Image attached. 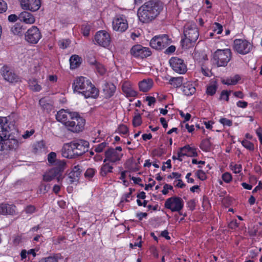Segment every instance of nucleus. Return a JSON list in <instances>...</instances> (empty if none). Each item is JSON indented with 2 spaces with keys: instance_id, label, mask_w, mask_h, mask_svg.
I'll list each match as a JSON object with an SVG mask.
<instances>
[{
  "instance_id": "nucleus-1",
  "label": "nucleus",
  "mask_w": 262,
  "mask_h": 262,
  "mask_svg": "<svg viewBox=\"0 0 262 262\" xmlns=\"http://www.w3.org/2000/svg\"><path fill=\"white\" fill-rule=\"evenodd\" d=\"M163 9L162 3L155 0L146 2L138 11L139 19L143 23H148L155 19Z\"/></svg>"
},
{
  "instance_id": "nucleus-2",
  "label": "nucleus",
  "mask_w": 262,
  "mask_h": 262,
  "mask_svg": "<svg viewBox=\"0 0 262 262\" xmlns=\"http://www.w3.org/2000/svg\"><path fill=\"white\" fill-rule=\"evenodd\" d=\"M74 92L81 93L85 98H96L98 96V90L91 81L84 77L77 78L73 83Z\"/></svg>"
},
{
  "instance_id": "nucleus-3",
  "label": "nucleus",
  "mask_w": 262,
  "mask_h": 262,
  "mask_svg": "<svg viewBox=\"0 0 262 262\" xmlns=\"http://www.w3.org/2000/svg\"><path fill=\"white\" fill-rule=\"evenodd\" d=\"M184 35L185 38L181 40L182 46L187 48L190 47L191 43L195 42L199 37V30L196 25L194 23L187 24L184 26Z\"/></svg>"
},
{
  "instance_id": "nucleus-4",
  "label": "nucleus",
  "mask_w": 262,
  "mask_h": 262,
  "mask_svg": "<svg viewBox=\"0 0 262 262\" xmlns=\"http://www.w3.org/2000/svg\"><path fill=\"white\" fill-rule=\"evenodd\" d=\"M231 55L232 52L229 49L224 50L218 49L213 54V62L217 67H225L227 66L228 62L230 60Z\"/></svg>"
},
{
  "instance_id": "nucleus-5",
  "label": "nucleus",
  "mask_w": 262,
  "mask_h": 262,
  "mask_svg": "<svg viewBox=\"0 0 262 262\" xmlns=\"http://www.w3.org/2000/svg\"><path fill=\"white\" fill-rule=\"evenodd\" d=\"M85 125V120L77 113V115L72 116L68 122L66 123V127L73 133L82 131Z\"/></svg>"
},
{
  "instance_id": "nucleus-6",
  "label": "nucleus",
  "mask_w": 262,
  "mask_h": 262,
  "mask_svg": "<svg viewBox=\"0 0 262 262\" xmlns=\"http://www.w3.org/2000/svg\"><path fill=\"white\" fill-rule=\"evenodd\" d=\"M171 43L167 35L163 34L154 36L150 41V47L155 49L161 50Z\"/></svg>"
},
{
  "instance_id": "nucleus-7",
  "label": "nucleus",
  "mask_w": 262,
  "mask_h": 262,
  "mask_svg": "<svg viewBox=\"0 0 262 262\" xmlns=\"http://www.w3.org/2000/svg\"><path fill=\"white\" fill-rule=\"evenodd\" d=\"M164 206L172 212H180L183 208L184 202L181 198L174 196L167 199Z\"/></svg>"
},
{
  "instance_id": "nucleus-8",
  "label": "nucleus",
  "mask_w": 262,
  "mask_h": 262,
  "mask_svg": "<svg viewBox=\"0 0 262 262\" xmlns=\"http://www.w3.org/2000/svg\"><path fill=\"white\" fill-rule=\"evenodd\" d=\"M253 46L245 39H236L234 40L233 49L238 53L245 55L252 49Z\"/></svg>"
},
{
  "instance_id": "nucleus-9",
  "label": "nucleus",
  "mask_w": 262,
  "mask_h": 262,
  "mask_svg": "<svg viewBox=\"0 0 262 262\" xmlns=\"http://www.w3.org/2000/svg\"><path fill=\"white\" fill-rule=\"evenodd\" d=\"M41 38V34L39 29L36 26H32L25 33V39L31 44H36Z\"/></svg>"
},
{
  "instance_id": "nucleus-10",
  "label": "nucleus",
  "mask_w": 262,
  "mask_h": 262,
  "mask_svg": "<svg viewBox=\"0 0 262 262\" xmlns=\"http://www.w3.org/2000/svg\"><path fill=\"white\" fill-rule=\"evenodd\" d=\"M113 28L120 32H124L128 28V23L124 15L118 14L115 16L113 20Z\"/></svg>"
},
{
  "instance_id": "nucleus-11",
  "label": "nucleus",
  "mask_w": 262,
  "mask_h": 262,
  "mask_svg": "<svg viewBox=\"0 0 262 262\" xmlns=\"http://www.w3.org/2000/svg\"><path fill=\"white\" fill-rule=\"evenodd\" d=\"M72 142L76 158L82 155L88 150L89 143L88 141L78 139Z\"/></svg>"
},
{
  "instance_id": "nucleus-12",
  "label": "nucleus",
  "mask_w": 262,
  "mask_h": 262,
  "mask_svg": "<svg viewBox=\"0 0 262 262\" xmlns=\"http://www.w3.org/2000/svg\"><path fill=\"white\" fill-rule=\"evenodd\" d=\"M130 52L135 57L141 58H146L151 54V52L148 48L143 47L140 45L134 46Z\"/></svg>"
},
{
  "instance_id": "nucleus-13",
  "label": "nucleus",
  "mask_w": 262,
  "mask_h": 262,
  "mask_svg": "<svg viewBox=\"0 0 262 262\" xmlns=\"http://www.w3.org/2000/svg\"><path fill=\"white\" fill-rule=\"evenodd\" d=\"M19 145V142L16 139L10 138L9 134L6 138L0 140V151L16 149Z\"/></svg>"
},
{
  "instance_id": "nucleus-14",
  "label": "nucleus",
  "mask_w": 262,
  "mask_h": 262,
  "mask_svg": "<svg viewBox=\"0 0 262 262\" xmlns=\"http://www.w3.org/2000/svg\"><path fill=\"white\" fill-rule=\"evenodd\" d=\"M169 62L173 70L178 73L184 74L187 70L184 60L177 57H172Z\"/></svg>"
},
{
  "instance_id": "nucleus-15",
  "label": "nucleus",
  "mask_w": 262,
  "mask_h": 262,
  "mask_svg": "<svg viewBox=\"0 0 262 262\" xmlns=\"http://www.w3.org/2000/svg\"><path fill=\"white\" fill-rule=\"evenodd\" d=\"M95 40L97 44L103 47H108L111 42L109 33L104 30L99 31L96 33Z\"/></svg>"
},
{
  "instance_id": "nucleus-16",
  "label": "nucleus",
  "mask_w": 262,
  "mask_h": 262,
  "mask_svg": "<svg viewBox=\"0 0 262 262\" xmlns=\"http://www.w3.org/2000/svg\"><path fill=\"white\" fill-rule=\"evenodd\" d=\"M21 8L24 10L36 11L40 7V0H19Z\"/></svg>"
},
{
  "instance_id": "nucleus-17",
  "label": "nucleus",
  "mask_w": 262,
  "mask_h": 262,
  "mask_svg": "<svg viewBox=\"0 0 262 262\" xmlns=\"http://www.w3.org/2000/svg\"><path fill=\"white\" fill-rule=\"evenodd\" d=\"M82 171V166L80 165L74 166L72 171L69 173L67 181L68 184H72L79 181Z\"/></svg>"
},
{
  "instance_id": "nucleus-18",
  "label": "nucleus",
  "mask_w": 262,
  "mask_h": 262,
  "mask_svg": "<svg viewBox=\"0 0 262 262\" xmlns=\"http://www.w3.org/2000/svg\"><path fill=\"white\" fill-rule=\"evenodd\" d=\"M77 115V112H71L64 109L58 111L56 115V119L59 122L62 123L64 126L66 123L68 122L72 116Z\"/></svg>"
},
{
  "instance_id": "nucleus-19",
  "label": "nucleus",
  "mask_w": 262,
  "mask_h": 262,
  "mask_svg": "<svg viewBox=\"0 0 262 262\" xmlns=\"http://www.w3.org/2000/svg\"><path fill=\"white\" fill-rule=\"evenodd\" d=\"M1 73L5 80L9 82H16L18 76L7 66H4L1 70Z\"/></svg>"
},
{
  "instance_id": "nucleus-20",
  "label": "nucleus",
  "mask_w": 262,
  "mask_h": 262,
  "mask_svg": "<svg viewBox=\"0 0 262 262\" xmlns=\"http://www.w3.org/2000/svg\"><path fill=\"white\" fill-rule=\"evenodd\" d=\"M11 130L6 117H0V140L6 138Z\"/></svg>"
},
{
  "instance_id": "nucleus-21",
  "label": "nucleus",
  "mask_w": 262,
  "mask_h": 262,
  "mask_svg": "<svg viewBox=\"0 0 262 262\" xmlns=\"http://www.w3.org/2000/svg\"><path fill=\"white\" fill-rule=\"evenodd\" d=\"M105 159L103 161L104 163L107 160L112 162H115L120 160L123 154L118 153L114 148H110L105 152Z\"/></svg>"
},
{
  "instance_id": "nucleus-22",
  "label": "nucleus",
  "mask_w": 262,
  "mask_h": 262,
  "mask_svg": "<svg viewBox=\"0 0 262 262\" xmlns=\"http://www.w3.org/2000/svg\"><path fill=\"white\" fill-rule=\"evenodd\" d=\"M61 152L62 157L64 158L68 159L76 158L74 148H73L72 142L64 144L61 150Z\"/></svg>"
},
{
  "instance_id": "nucleus-23",
  "label": "nucleus",
  "mask_w": 262,
  "mask_h": 262,
  "mask_svg": "<svg viewBox=\"0 0 262 262\" xmlns=\"http://www.w3.org/2000/svg\"><path fill=\"white\" fill-rule=\"evenodd\" d=\"M43 180L46 182L51 181L52 180L56 178L58 182H60L63 178L59 175L53 168L50 169L43 176Z\"/></svg>"
},
{
  "instance_id": "nucleus-24",
  "label": "nucleus",
  "mask_w": 262,
  "mask_h": 262,
  "mask_svg": "<svg viewBox=\"0 0 262 262\" xmlns=\"http://www.w3.org/2000/svg\"><path fill=\"white\" fill-rule=\"evenodd\" d=\"M116 87L112 82H106L103 88V91L106 98H111L116 91Z\"/></svg>"
},
{
  "instance_id": "nucleus-25",
  "label": "nucleus",
  "mask_w": 262,
  "mask_h": 262,
  "mask_svg": "<svg viewBox=\"0 0 262 262\" xmlns=\"http://www.w3.org/2000/svg\"><path fill=\"white\" fill-rule=\"evenodd\" d=\"M18 19L26 24H33L35 22V17L30 12L24 11L20 13L18 16Z\"/></svg>"
},
{
  "instance_id": "nucleus-26",
  "label": "nucleus",
  "mask_w": 262,
  "mask_h": 262,
  "mask_svg": "<svg viewBox=\"0 0 262 262\" xmlns=\"http://www.w3.org/2000/svg\"><path fill=\"white\" fill-rule=\"evenodd\" d=\"M153 81L151 79H143L139 83V88L140 91L148 92L152 86Z\"/></svg>"
},
{
  "instance_id": "nucleus-27",
  "label": "nucleus",
  "mask_w": 262,
  "mask_h": 262,
  "mask_svg": "<svg viewBox=\"0 0 262 262\" xmlns=\"http://www.w3.org/2000/svg\"><path fill=\"white\" fill-rule=\"evenodd\" d=\"M15 206L6 204H2L0 205V213L3 215L11 214L15 213Z\"/></svg>"
},
{
  "instance_id": "nucleus-28",
  "label": "nucleus",
  "mask_w": 262,
  "mask_h": 262,
  "mask_svg": "<svg viewBox=\"0 0 262 262\" xmlns=\"http://www.w3.org/2000/svg\"><path fill=\"white\" fill-rule=\"evenodd\" d=\"M54 167L52 168L56 172H57L61 177L62 172L67 166V163L65 160H57L55 164H54Z\"/></svg>"
},
{
  "instance_id": "nucleus-29",
  "label": "nucleus",
  "mask_w": 262,
  "mask_h": 262,
  "mask_svg": "<svg viewBox=\"0 0 262 262\" xmlns=\"http://www.w3.org/2000/svg\"><path fill=\"white\" fill-rule=\"evenodd\" d=\"M192 55L194 59L201 64L204 63V61L208 60L207 55L204 52H199L195 50Z\"/></svg>"
},
{
  "instance_id": "nucleus-30",
  "label": "nucleus",
  "mask_w": 262,
  "mask_h": 262,
  "mask_svg": "<svg viewBox=\"0 0 262 262\" xmlns=\"http://www.w3.org/2000/svg\"><path fill=\"white\" fill-rule=\"evenodd\" d=\"M182 91L187 96H191L194 94L196 89L192 83H185L182 87Z\"/></svg>"
},
{
  "instance_id": "nucleus-31",
  "label": "nucleus",
  "mask_w": 262,
  "mask_h": 262,
  "mask_svg": "<svg viewBox=\"0 0 262 262\" xmlns=\"http://www.w3.org/2000/svg\"><path fill=\"white\" fill-rule=\"evenodd\" d=\"M70 68L75 69L78 68L81 63V58L77 55H72L70 58Z\"/></svg>"
},
{
  "instance_id": "nucleus-32",
  "label": "nucleus",
  "mask_w": 262,
  "mask_h": 262,
  "mask_svg": "<svg viewBox=\"0 0 262 262\" xmlns=\"http://www.w3.org/2000/svg\"><path fill=\"white\" fill-rule=\"evenodd\" d=\"M181 150H184V152L187 154V156L195 157L198 156V153L195 148L191 147L189 145H186L180 148Z\"/></svg>"
},
{
  "instance_id": "nucleus-33",
  "label": "nucleus",
  "mask_w": 262,
  "mask_h": 262,
  "mask_svg": "<svg viewBox=\"0 0 262 262\" xmlns=\"http://www.w3.org/2000/svg\"><path fill=\"white\" fill-rule=\"evenodd\" d=\"M11 32L14 34L21 36L24 34L25 29L20 24L16 23L11 27Z\"/></svg>"
},
{
  "instance_id": "nucleus-34",
  "label": "nucleus",
  "mask_w": 262,
  "mask_h": 262,
  "mask_svg": "<svg viewBox=\"0 0 262 262\" xmlns=\"http://www.w3.org/2000/svg\"><path fill=\"white\" fill-rule=\"evenodd\" d=\"M28 83L30 89L34 92H39L41 89V86L36 79L29 80Z\"/></svg>"
},
{
  "instance_id": "nucleus-35",
  "label": "nucleus",
  "mask_w": 262,
  "mask_h": 262,
  "mask_svg": "<svg viewBox=\"0 0 262 262\" xmlns=\"http://www.w3.org/2000/svg\"><path fill=\"white\" fill-rule=\"evenodd\" d=\"M113 167L109 163H104L100 169V174L101 176L104 177L108 173L112 172Z\"/></svg>"
},
{
  "instance_id": "nucleus-36",
  "label": "nucleus",
  "mask_w": 262,
  "mask_h": 262,
  "mask_svg": "<svg viewBox=\"0 0 262 262\" xmlns=\"http://www.w3.org/2000/svg\"><path fill=\"white\" fill-rule=\"evenodd\" d=\"M39 104L43 110L47 111H51L53 108L52 104L49 102L46 98L40 99L39 101Z\"/></svg>"
},
{
  "instance_id": "nucleus-37",
  "label": "nucleus",
  "mask_w": 262,
  "mask_h": 262,
  "mask_svg": "<svg viewBox=\"0 0 262 262\" xmlns=\"http://www.w3.org/2000/svg\"><path fill=\"white\" fill-rule=\"evenodd\" d=\"M183 78L182 77H171L169 80V83L174 88L181 86L183 83Z\"/></svg>"
},
{
  "instance_id": "nucleus-38",
  "label": "nucleus",
  "mask_w": 262,
  "mask_h": 262,
  "mask_svg": "<svg viewBox=\"0 0 262 262\" xmlns=\"http://www.w3.org/2000/svg\"><path fill=\"white\" fill-rule=\"evenodd\" d=\"M122 90L126 94L127 97H136L138 94L137 92L125 84L122 85Z\"/></svg>"
},
{
  "instance_id": "nucleus-39",
  "label": "nucleus",
  "mask_w": 262,
  "mask_h": 262,
  "mask_svg": "<svg viewBox=\"0 0 262 262\" xmlns=\"http://www.w3.org/2000/svg\"><path fill=\"white\" fill-rule=\"evenodd\" d=\"M239 79V76L238 75H236L233 77L223 80L222 83L226 85H235L238 82Z\"/></svg>"
},
{
  "instance_id": "nucleus-40",
  "label": "nucleus",
  "mask_w": 262,
  "mask_h": 262,
  "mask_svg": "<svg viewBox=\"0 0 262 262\" xmlns=\"http://www.w3.org/2000/svg\"><path fill=\"white\" fill-rule=\"evenodd\" d=\"M211 143L209 139H204L202 141L200 147L204 151L208 152L210 150Z\"/></svg>"
},
{
  "instance_id": "nucleus-41",
  "label": "nucleus",
  "mask_w": 262,
  "mask_h": 262,
  "mask_svg": "<svg viewBox=\"0 0 262 262\" xmlns=\"http://www.w3.org/2000/svg\"><path fill=\"white\" fill-rule=\"evenodd\" d=\"M217 85L215 83L210 84L207 86L206 93L208 95L213 96L215 94L217 90Z\"/></svg>"
},
{
  "instance_id": "nucleus-42",
  "label": "nucleus",
  "mask_w": 262,
  "mask_h": 262,
  "mask_svg": "<svg viewBox=\"0 0 262 262\" xmlns=\"http://www.w3.org/2000/svg\"><path fill=\"white\" fill-rule=\"evenodd\" d=\"M142 123V119L141 115L139 114H137L133 118V125L134 127H137L140 125Z\"/></svg>"
},
{
  "instance_id": "nucleus-43",
  "label": "nucleus",
  "mask_w": 262,
  "mask_h": 262,
  "mask_svg": "<svg viewBox=\"0 0 262 262\" xmlns=\"http://www.w3.org/2000/svg\"><path fill=\"white\" fill-rule=\"evenodd\" d=\"M242 144L245 148L250 151H253L254 149V144L247 140H243Z\"/></svg>"
},
{
  "instance_id": "nucleus-44",
  "label": "nucleus",
  "mask_w": 262,
  "mask_h": 262,
  "mask_svg": "<svg viewBox=\"0 0 262 262\" xmlns=\"http://www.w3.org/2000/svg\"><path fill=\"white\" fill-rule=\"evenodd\" d=\"M95 66L97 72L99 74H100L101 75H103L105 74L106 69L103 65L98 62Z\"/></svg>"
},
{
  "instance_id": "nucleus-45",
  "label": "nucleus",
  "mask_w": 262,
  "mask_h": 262,
  "mask_svg": "<svg viewBox=\"0 0 262 262\" xmlns=\"http://www.w3.org/2000/svg\"><path fill=\"white\" fill-rule=\"evenodd\" d=\"M58 160L56 159V154L54 152H51L48 155V162L51 164H54Z\"/></svg>"
},
{
  "instance_id": "nucleus-46",
  "label": "nucleus",
  "mask_w": 262,
  "mask_h": 262,
  "mask_svg": "<svg viewBox=\"0 0 262 262\" xmlns=\"http://www.w3.org/2000/svg\"><path fill=\"white\" fill-rule=\"evenodd\" d=\"M81 29L82 34L84 36H88L90 34L91 26L88 24H84L82 25Z\"/></svg>"
},
{
  "instance_id": "nucleus-47",
  "label": "nucleus",
  "mask_w": 262,
  "mask_h": 262,
  "mask_svg": "<svg viewBox=\"0 0 262 262\" xmlns=\"http://www.w3.org/2000/svg\"><path fill=\"white\" fill-rule=\"evenodd\" d=\"M96 170L92 168H88L84 173V177L86 178H92L94 177Z\"/></svg>"
},
{
  "instance_id": "nucleus-48",
  "label": "nucleus",
  "mask_w": 262,
  "mask_h": 262,
  "mask_svg": "<svg viewBox=\"0 0 262 262\" xmlns=\"http://www.w3.org/2000/svg\"><path fill=\"white\" fill-rule=\"evenodd\" d=\"M108 143L104 142L95 147V151L96 152H101L107 146Z\"/></svg>"
},
{
  "instance_id": "nucleus-49",
  "label": "nucleus",
  "mask_w": 262,
  "mask_h": 262,
  "mask_svg": "<svg viewBox=\"0 0 262 262\" xmlns=\"http://www.w3.org/2000/svg\"><path fill=\"white\" fill-rule=\"evenodd\" d=\"M117 130L119 134L125 135L128 132V128L125 125L121 124L119 125Z\"/></svg>"
},
{
  "instance_id": "nucleus-50",
  "label": "nucleus",
  "mask_w": 262,
  "mask_h": 262,
  "mask_svg": "<svg viewBox=\"0 0 262 262\" xmlns=\"http://www.w3.org/2000/svg\"><path fill=\"white\" fill-rule=\"evenodd\" d=\"M70 43L71 41L69 39H63L59 41V45L61 48L66 49L69 46Z\"/></svg>"
},
{
  "instance_id": "nucleus-51",
  "label": "nucleus",
  "mask_w": 262,
  "mask_h": 262,
  "mask_svg": "<svg viewBox=\"0 0 262 262\" xmlns=\"http://www.w3.org/2000/svg\"><path fill=\"white\" fill-rule=\"evenodd\" d=\"M219 121L224 126L226 125L228 126H231L232 125V121L231 120L225 118H221Z\"/></svg>"
},
{
  "instance_id": "nucleus-52",
  "label": "nucleus",
  "mask_w": 262,
  "mask_h": 262,
  "mask_svg": "<svg viewBox=\"0 0 262 262\" xmlns=\"http://www.w3.org/2000/svg\"><path fill=\"white\" fill-rule=\"evenodd\" d=\"M201 71L204 76L207 77L210 76L209 73H211V71L205 66L204 63L201 64Z\"/></svg>"
},
{
  "instance_id": "nucleus-53",
  "label": "nucleus",
  "mask_w": 262,
  "mask_h": 262,
  "mask_svg": "<svg viewBox=\"0 0 262 262\" xmlns=\"http://www.w3.org/2000/svg\"><path fill=\"white\" fill-rule=\"evenodd\" d=\"M231 92V91L229 92L225 90L223 91L221 94L220 99H225L227 101H228L229 100V94Z\"/></svg>"
},
{
  "instance_id": "nucleus-54",
  "label": "nucleus",
  "mask_w": 262,
  "mask_h": 262,
  "mask_svg": "<svg viewBox=\"0 0 262 262\" xmlns=\"http://www.w3.org/2000/svg\"><path fill=\"white\" fill-rule=\"evenodd\" d=\"M39 262H58V260L55 257L49 256L41 258Z\"/></svg>"
},
{
  "instance_id": "nucleus-55",
  "label": "nucleus",
  "mask_w": 262,
  "mask_h": 262,
  "mask_svg": "<svg viewBox=\"0 0 262 262\" xmlns=\"http://www.w3.org/2000/svg\"><path fill=\"white\" fill-rule=\"evenodd\" d=\"M222 179L226 183H229L232 180V176L229 172H225L222 175Z\"/></svg>"
},
{
  "instance_id": "nucleus-56",
  "label": "nucleus",
  "mask_w": 262,
  "mask_h": 262,
  "mask_svg": "<svg viewBox=\"0 0 262 262\" xmlns=\"http://www.w3.org/2000/svg\"><path fill=\"white\" fill-rule=\"evenodd\" d=\"M214 25L215 27L214 28L213 31H216L217 34H221L223 31V26L218 23H215Z\"/></svg>"
},
{
  "instance_id": "nucleus-57",
  "label": "nucleus",
  "mask_w": 262,
  "mask_h": 262,
  "mask_svg": "<svg viewBox=\"0 0 262 262\" xmlns=\"http://www.w3.org/2000/svg\"><path fill=\"white\" fill-rule=\"evenodd\" d=\"M7 9V3L4 0H0V13L5 12Z\"/></svg>"
},
{
  "instance_id": "nucleus-58",
  "label": "nucleus",
  "mask_w": 262,
  "mask_h": 262,
  "mask_svg": "<svg viewBox=\"0 0 262 262\" xmlns=\"http://www.w3.org/2000/svg\"><path fill=\"white\" fill-rule=\"evenodd\" d=\"M168 190H173V187L170 185L165 184L163 186V189L162 190V192L164 195H166L168 193Z\"/></svg>"
},
{
  "instance_id": "nucleus-59",
  "label": "nucleus",
  "mask_w": 262,
  "mask_h": 262,
  "mask_svg": "<svg viewBox=\"0 0 262 262\" xmlns=\"http://www.w3.org/2000/svg\"><path fill=\"white\" fill-rule=\"evenodd\" d=\"M196 176L202 181L205 180L206 178V174L202 170H198L196 172Z\"/></svg>"
},
{
  "instance_id": "nucleus-60",
  "label": "nucleus",
  "mask_w": 262,
  "mask_h": 262,
  "mask_svg": "<svg viewBox=\"0 0 262 262\" xmlns=\"http://www.w3.org/2000/svg\"><path fill=\"white\" fill-rule=\"evenodd\" d=\"M25 210L27 213L32 214L36 211V208L33 205H28L26 207Z\"/></svg>"
},
{
  "instance_id": "nucleus-61",
  "label": "nucleus",
  "mask_w": 262,
  "mask_h": 262,
  "mask_svg": "<svg viewBox=\"0 0 262 262\" xmlns=\"http://www.w3.org/2000/svg\"><path fill=\"white\" fill-rule=\"evenodd\" d=\"M180 115L182 118H184V122L189 121L191 118V115L189 113L185 114L182 111H179Z\"/></svg>"
},
{
  "instance_id": "nucleus-62",
  "label": "nucleus",
  "mask_w": 262,
  "mask_h": 262,
  "mask_svg": "<svg viewBox=\"0 0 262 262\" xmlns=\"http://www.w3.org/2000/svg\"><path fill=\"white\" fill-rule=\"evenodd\" d=\"M242 169V165L241 164H235L232 168V170L235 173H239Z\"/></svg>"
},
{
  "instance_id": "nucleus-63",
  "label": "nucleus",
  "mask_w": 262,
  "mask_h": 262,
  "mask_svg": "<svg viewBox=\"0 0 262 262\" xmlns=\"http://www.w3.org/2000/svg\"><path fill=\"white\" fill-rule=\"evenodd\" d=\"M146 101H148V105L151 106L156 102V99L154 97L147 96L146 98Z\"/></svg>"
},
{
  "instance_id": "nucleus-64",
  "label": "nucleus",
  "mask_w": 262,
  "mask_h": 262,
  "mask_svg": "<svg viewBox=\"0 0 262 262\" xmlns=\"http://www.w3.org/2000/svg\"><path fill=\"white\" fill-rule=\"evenodd\" d=\"M237 226L238 224L236 220L231 221L228 224V227L232 229H235Z\"/></svg>"
}]
</instances>
